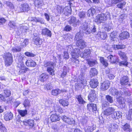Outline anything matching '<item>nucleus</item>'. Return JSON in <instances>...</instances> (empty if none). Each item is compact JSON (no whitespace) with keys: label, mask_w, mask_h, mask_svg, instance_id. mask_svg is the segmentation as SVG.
I'll list each match as a JSON object with an SVG mask.
<instances>
[{"label":"nucleus","mask_w":132,"mask_h":132,"mask_svg":"<svg viewBox=\"0 0 132 132\" xmlns=\"http://www.w3.org/2000/svg\"><path fill=\"white\" fill-rule=\"evenodd\" d=\"M81 27V28L84 30V32L87 34H90L92 32H95L96 31L95 26L94 24L91 25L87 23L86 22H84Z\"/></svg>","instance_id":"1"},{"label":"nucleus","mask_w":132,"mask_h":132,"mask_svg":"<svg viewBox=\"0 0 132 132\" xmlns=\"http://www.w3.org/2000/svg\"><path fill=\"white\" fill-rule=\"evenodd\" d=\"M2 56L5 61V65L6 66L10 65L13 61V56L11 53L7 52L4 53Z\"/></svg>","instance_id":"2"},{"label":"nucleus","mask_w":132,"mask_h":132,"mask_svg":"<svg viewBox=\"0 0 132 132\" xmlns=\"http://www.w3.org/2000/svg\"><path fill=\"white\" fill-rule=\"evenodd\" d=\"M109 14L108 12H106L105 14L102 13L98 15L95 18V21L100 23L106 20Z\"/></svg>","instance_id":"3"},{"label":"nucleus","mask_w":132,"mask_h":132,"mask_svg":"<svg viewBox=\"0 0 132 132\" xmlns=\"http://www.w3.org/2000/svg\"><path fill=\"white\" fill-rule=\"evenodd\" d=\"M54 65V63L51 62H46L44 64L45 67H48L47 71L50 75L52 76L54 75V70L51 67L53 66Z\"/></svg>","instance_id":"4"},{"label":"nucleus","mask_w":132,"mask_h":132,"mask_svg":"<svg viewBox=\"0 0 132 132\" xmlns=\"http://www.w3.org/2000/svg\"><path fill=\"white\" fill-rule=\"evenodd\" d=\"M68 22L73 26L75 27L80 23L79 20L77 19L73 16H71L68 19Z\"/></svg>","instance_id":"5"},{"label":"nucleus","mask_w":132,"mask_h":132,"mask_svg":"<svg viewBox=\"0 0 132 132\" xmlns=\"http://www.w3.org/2000/svg\"><path fill=\"white\" fill-rule=\"evenodd\" d=\"M61 118L65 122L69 124H72L75 123V121L72 118L67 117L65 115L62 116Z\"/></svg>","instance_id":"6"},{"label":"nucleus","mask_w":132,"mask_h":132,"mask_svg":"<svg viewBox=\"0 0 132 132\" xmlns=\"http://www.w3.org/2000/svg\"><path fill=\"white\" fill-rule=\"evenodd\" d=\"M18 67L20 69V70L18 73L19 75H21L26 73L29 69H28L25 67L23 63H20L18 65Z\"/></svg>","instance_id":"7"},{"label":"nucleus","mask_w":132,"mask_h":132,"mask_svg":"<svg viewBox=\"0 0 132 132\" xmlns=\"http://www.w3.org/2000/svg\"><path fill=\"white\" fill-rule=\"evenodd\" d=\"M96 98V95L95 91L94 90H92L90 92L88 96V99L91 102L94 101Z\"/></svg>","instance_id":"8"},{"label":"nucleus","mask_w":132,"mask_h":132,"mask_svg":"<svg viewBox=\"0 0 132 132\" xmlns=\"http://www.w3.org/2000/svg\"><path fill=\"white\" fill-rule=\"evenodd\" d=\"M35 35H36V34H34V36H35V37L33 38V41L34 43V44L36 45L37 46L39 47L40 45L42 44V41L41 39L37 37Z\"/></svg>","instance_id":"9"},{"label":"nucleus","mask_w":132,"mask_h":132,"mask_svg":"<svg viewBox=\"0 0 132 132\" xmlns=\"http://www.w3.org/2000/svg\"><path fill=\"white\" fill-rule=\"evenodd\" d=\"M129 81V78L128 76H123L120 79V84L122 85H128L129 86H130L131 85L130 84H128Z\"/></svg>","instance_id":"10"},{"label":"nucleus","mask_w":132,"mask_h":132,"mask_svg":"<svg viewBox=\"0 0 132 132\" xmlns=\"http://www.w3.org/2000/svg\"><path fill=\"white\" fill-rule=\"evenodd\" d=\"M108 60L112 63H117L119 61V60L116 56H113L110 55L108 57Z\"/></svg>","instance_id":"11"},{"label":"nucleus","mask_w":132,"mask_h":132,"mask_svg":"<svg viewBox=\"0 0 132 132\" xmlns=\"http://www.w3.org/2000/svg\"><path fill=\"white\" fill-rule=\"evenodd\" d=\"M115 111V109L113 108L109 107L104 111L103 113L105 115L108 116L112 114Z\"/></svg>","instance_id":"12"},{"label":"nucleus","mask_w":132,"mask_h":132,"mask_svg":"<svg viewBox=\"0 0 132 132\" xmlns=\"http://www.w3.org/2000/svg\"><path fill=\"white\" fill-rule=\"evenodd\" d=\"M129 36V34L127 31L122 32L119 35V39L122 40L128 39Z\"/></svg>","instance_id":"13"},{"label":"nucleus","mask_w":132,"mask_h":132,"mask_svg":"<svg viewBox=\"0 0 132 132\" xmlns=\"http://www.w3.org/2000/svg\"><path fill=\"white\" fill-rule=\"evenodd\" d=\"M110 83L108 81H105L101 83L100 89L102 91H105L109 87Z\"/></svg>","instance_id":"14"},{"label":"nucleus","mask_w":132,"mask_h":132,"mask_svg":"<svg viewBox=\"0 0 132 132\" xmlns=\"http://www.w3.org/2000/svg\"><path fill=\"white\" fill-rule=\"evenodd\" d=\"M90 50L89 49L85 50L82 52L80 54V56L84 59H87L90 53Z\"/></svg>","instance_id":"15"},{"label":"nucleus","mask_w":132,"mask_h":132,"mask_svg":"<svg viewBox=\"0 0 132 132\" xmlns=\"http://www.w3.org/2000/svg\"><path fill=\"white\" fill-rule=\"evenodd\" d=\"M76 45L81 49H83L86 46V43L83 40H81L80 41L76 42Z\"/></svg>","instance_id":"16"},{"label":"nucleus","mask_w":132,"mask_h":132,"mask_svg":"<svg viewBox=\"0 0 132 132\" xmlns=\"http://www.w3.org/2000/svg\"><path fill=\"white\" fill-rule=\"evenodd\" d=\"M98 84L97 80L96 79H91L89 82V84L91 87L93 88H96L98 86Z\"/></svg>","instance_id":"17"},{"label":"nucleus","mask_w":132,"mask_h":132,"mask_svg":"<svg viewBox=\"0 0 132 132\" xmlns=\"http://www.w3.org/2000/svg\"><path fill=\"white\" fill-rule=\"evenodd\" d=\"M109 127V131H114L117 129L118 127V125L114 122H112L111 123L108 124Z\"/></svg>","instance_id":"18"},{"label":"nucleus","mask_w":132,"mask_h":132,"mask_svg":"<svg viewBox=\"0 0 132 132\" xmlns=\"http://www.w3.org/2000/svg\"><path fill=\"white\" fill-rule=\"evenodd\" d=\"M34 121L31 120L23 121V124L26 126H28L29 128H32L34 126Z\"/></svg>","instance_id":"19"},{"label":"nucleus","mask_w":132,"mask_h":132,"mask_svg":"<svg viewBox=\"0 0 132 132\" xmlns=\"http://www.w3.org/2000/svg\"><path fill=\"white\" fill-rule=\"evenodd\" d=\"M13 114L12 113L9 112L6 113L4 116V119L6 121H9L12 119Z\"/></svg>","instance_id":"20"},{"label":"nucleus","mask_w":132,"mask_h":132,"mask_svg":"<svg viewBox=\"0 0 132 132\" xmlns=\"http://www.w3.org/2000/svg\"><path fill=\"white\" fill-rule=\"evenodd\" d=\"M21 11L22 12H27L30 10L28 5L27 3L22 4L20 7Z\"/></svg>","instance_id":"21"},{"label":"nucleus","mask_w":132,"mask_h":132,"mask_svg":"<svg viewBox=\"0 0 132 132\" xmlns=\"http://www.w3.org/2000/svg\"><path fill=\"white\" fill-rule=\"evenodd\" d=\"M120 96L124 95L125 96H130L131 94V93L126 88L121 89L120 90Z\"/></svg>","instance_id":"22"},{"label":"nucleus","mask_w":132,"mask_h":132,"mask_svg":"<svg viewBox=\"0 0 132 132\" xmlns=\"http://www.w3.org/2000/svg\"><path fill=\"white\" fill-rule=\"evenodd\" d=\"M109 90L111 94L113 96H120V91H119L115 88H111Z\"/></svg>","instance_id":"23"},{"label":"nucleus","mask_w":132,"mask_h":132,"mask_svg":"<svg viewBox=\"0 0 132 132\" xmlns=\"http://www.w3.org/2000/svg\"><path fill=\"white\" fill-rule=\"evenodd\" d=\"M63 127L62 124L61 123H58L56 124L53 125L52 127V128L55 131H59L61 127Z\"/></svg>","instance_id":"24"},{"label":"nucleus","mask_w":132,"mask_h":132,"mask_svg":"<svg viewBox=\"0 0 132 132\" xmlns=\"http://www.w3.org/2000/svg\"><path fill=\"white\" fill-rule=\"evenodd\" d=\"M35 4L36 7L37 8H40L44 5V3L42 0H35Z\"/></svg>","instance_id":"25"},{"label":"nucleus","mask_w":132,"mask_h":132,"mask_svg":"<svg viewBox=\"0 0 132 132\" xmlns=\"http://www.w3.org/2000/svg\"><path fill=\"white\" fill-rule=\"evenodd\" d=\"M42 34L44 35H47L50 37H51L52 35L51 31L47 28L42 29Z\"/></svg>","instance_id":"26"},{"label":"nucleus","mask_w":132,"mask_h":132,"mask_svg":"<svg viewBox=\"0 0 132 132\" xmlns=\"http://www.w3.org/2000/svg\"><path fill=\"white\" fill-rule=\"evenodd\" d=\"M48 78V76L46 73H43L40 76L39 80L42 82H44L46 81Z\"/></svg>","instance_id":"27"},{"label":"nucleus","mask_w":132,"mask_h":132,"mask_svg":"<svg viewBox=\"0 0 132 132\" xmlns=\"http://www.w3.org/2000/svg\"><path fill=\"white\" fill-rule=\"evenodd\" d=\"M78 82L80 83L82 85L84 86H86V85L87 81L84 79V77L81 76H79V79L78 80Z\"/></svg>","instance_id":"28"},{"label":"nucleus","mask_w":132,"mask_h":132,"mask_svg":"<svg viewBox=\"0 0 132 132\" xmlns=\"http://www.w3.org/2000/svg\"><path fill=\"white\" fill-rule=\"evenodd\" d=\"M83 36L80 32H77L76 35L74 39L77 42L82 39Z\"/></svg>","instance_id":"29"},{"label":"nucleus","mask_w":132,"mask_h":132,"mask_svg":"<svg viewBox=\"0 0 132 132\" xmlns=\"http://www.w3.org/2000/svg\"><path fill=\"white\" fill-rule=\"evenodd\" d=\"M31 21H34L36 22H40L41 24H44V21L43 19L42 18L38 17H32V18Z\"/></svg>","instance_id":"30"},{"label":"nucleus","mask_w":132,"mask_h":132,"mask_svg":"<svg viewBox=\"0 0 132 132\" xmlns=\"http://www.w3.org/2000/svg\"><path fill=\"white\" fill-rule=\"evenodd\" d=\"M26 64L27 66L30 67H35L36 65V63L32 60H28L26 62Z\"/></svg>","instance_id":"31"},{"label":"nucleus","mask_w":132,"mask_h":132,"mask_svg":"<svg viewBox=\"0 0 132 132\" xmlns=\"http://www.w3.org/2000/svg\"><path fill=\"white\" fill-rule=\"evenodd\" d=\"M122 125V128L125 131H128L130 129V125L128 123H126Z\"/></svg>","instance_id":"32"},{"label":"nucleus","mask_w":132,"mask_h":132,"mask_svg":"<svg viewBox=\"0 0 132 132\" xmlns=\"http://www.w3.org/2000/svg\"><path fill=\"white\" fill-rule=\"evenodd\" d=\"M76 98L77 99L79 104H84L85 103V102L82 97L81 95H76Z\"/></svg>","instance_id":"33"},{"label":"nucleus","mask_w":132,"mask_h":132,"mask_svg":"<svg viewBox=\"0 0 132 132\" xmlns=\"http://www.w3.org/2000/svg\"><path fill=\"white\" fill-rule=\"evenodd\" d=\"M96 11L95 9L93 8H91L89 9L87 11V15L89 17L94 15Z\"/></svg>","instance_id":"34"},{"label":"nucleus","mask_w":132,"mask_h":132,"mask_svg":"<svg viewBox=\"0 0 132 132\" xmlns=\"http://www.w3.org/2000/svg\"><path fill=\"white\" fill-rule=\"evenodd\" d=\"M23 104L24 107L27 109H28L30 106L29 100L27 99H26L25 100Z\"/></svg>","instance_id":"35"},{"label":"nucleus","mask_w":132,"mask_h":132,"mask_svg":"<svg viewBox=\"0 0 132 132\" xmlns=\"http://www.w3.org/2000/svg\"><path fill=\"white\" fill-rule=\"evenodd\" d=\"M50 118L52 122L58 121L59 120L58 116L55 113L54 114H52Z\"/></svg>","instance_id":"36"},{"label":"nucleus","mask_w":132,"mask_h":132,"mask_svg":"<svg viewBox=\"0 0 132 132\" xmlns=\"http://www.w3.org/2000/svg\"><path fill=\"white\" fill-rule=\"evenodd\" d=\"M63 14L65 15H67L70 14L71 12V10L70 7L68 6H66L63 9Z\"/></svg>","instance_id":"37"},{"label":"nucleus","mask_w":132,"mask_h":132,"mask_svg":"<svg viewBox=\"0 0 132 132\" xmlns=\"http://www.w3.org/2000/svg\"><path fill=\"white\" fill-rule=\"evenodd\" d=\"M11 94V92L10 90L5 89L3 91V95L5 97H8Z\"/></svg>","instance_id":"38"},{"label":"nucleus","mask_w":132,"mask_h":132,"mask_svg":"<svg viewBox=\"0 0 132 132\" xmlns=\"http://www.w3.org/2000/svg\"><path fill=\"white\" fill-rule=\"evenodd\" d=\"M19 114L22 117L25 116L27 114V111L25 110H18V111Z\"/></svg>","instance_id":"39"},{"label":"nucleus","mask_w":132,"mask_h":132,"mask_svg":"<svg viewBox=\"0 0 132 132\" xmlns=\"http://www.w3.org/2000/svg\"><path fill=\"white\" fill-rule=\"evenodd\" d=\"M88 108H91L93 111H95L97 110V107L96 104L93 103L89 104H87Z\"/></svg>","instance_id":"40"},{"label":"nucleus","mask_w":132,"mask_h":132,"mask_svg":"<svg viewBox=\"0 0 132 132\" xmlns=\"http://www.w3.org/2000/svg\"><path fill=\"white\" fill-rule=\"evenodd\" d=\"M21 47L20 46H19L18 45L16 46L13 47L12 49V51L14 53L15 52H19L21 51Z\"/></svg>","instance_id":"41"},{"label":"nucleus","mask_w":132,"mask_h":132,"mask_svg":"<svg viewBox=\"0 0 132 132\" xmlns=\"http://www.w3.org/2000/svg\"><path fill=\"white\" fill-rule=\"evenodd\" d=\"M62 91L59 89H53L52 90V94L54 96H57L58 94L60 93Z\"/></svg>","instance_id":"42"},{"label":"nucleus","mask_w":132,"mask_h":132,"mask_svg":"<svg viewBox=\"0 0 132 132\" xmlns=\"http://www.w3.org/2000/svg\"><path fill=\"white\" fill-rule=\"evenodd\" d=\"M103 25H104V29L105 31L108 32L110 31L111 29V24H108L104 23Z\"/></svg>","instance_id":"43"},{"label":"nucleus","mask_w":132,"mask_h":132,"mask_svg":"<svg viewBox=\"0 0 132 132\" xmlns=\"http://www.w3.org/2000/svg\"><path fill=\"white\" fill-rule=\"evenodd\" d=\"M98 73V72L96 69L95 68L91 69L90 72L91 76H94L96 75Z\"/></svg>","instance_id":"44"},{"label":"nucleus","mask_w":132,"mask_h":132,"mask_svg":"<svg viewBox=\"0 0 132 132\" xmlns=\"http://www.w3.org/2000/svg\"><path fill=\"white\" fill-rule=\"evenodd\" d=\"M120 114L119 112L114 111L111 117L113 119H118L119 118Z\"/></svg>","instance_id":"45"},{"label":"nucleus","mask_w":132,"mask_h":132,"mask_svg":"<svg viewBox=\"0 0 132 132\" xmlns=\"http://www.w3.org/2000/svg\"><path fill=\"white\" fill-rule=\"evenodd\" d=\"M118 54L120 57L122 59L125 60H126L127 57L125 53L121 51H119L118 52Z\"/></svg>","instance_id":"46"},{"label":"nucleus","mask_w":132,"mask_h":132,"mask_svg":"<svg viewBox=\"0 0 132 132\" xmlns=\"http://www.w3.org/2000/svg\"><path fill=\"white\" fill-rule=\"evenodd\" d=\"M87 61L88 64L90 67L94 66L96 62V60L92 59H88Z\"/></svg>","instance_id":"47"},{"label":"nucleus","mask_w":132,"mask_h":132,"mask_svg":"<svg viewBox=\"0 0 132 132\" xmlns=\"http://www.w3.org/2000/svg\"><path fill=\"white\" fill-rule=\"evenodd\" d=\"M16 23L14 21H10L9 24V26L14 29L16 28Z\"/></svg>","instance_id":"48"},{"label":"nucleus","mask_w":132,"mask_h":132,"mask_svg":"<svg viewBox=\"0 0 132 132\" xmlns=\"http://www.w3.org/2000/svg\"><path fill=\"white\" fill-rule=\"evenodd\" d=\"M20 32L22 33L26 32L27 30H28V28L26 26H22L20 27Z\"/></svg>","instance_id":"49"},{"label":"nucleus","mask_w":132,"mask_h":132,"mask_svg":"<svg viewBox=\"0 0 132 132\" xmlns=\"http://www.w3.org/2000/svg\"><path fill=\"white\" fill-rule=\"evenodd\" d=\"M111 37V40L113 41H115L116 39V37L117 36V34L116 32H113L111 33L110 35Z\"/></svg>","instance_id":"50"},{"label":"nucleus","mask_w":132,"mask_h":132,"mask_svg":"<svg viewBox=\"0 0 132 132\" xmlns=\"http://www.w3.org/2000/svg\"><path fill=\"white\" fill-rule=\"evenodd\" d=\"M68 71V69L65 66H64L63 68V71L62 74V77H64L67 74V73Z\"/></svg>","instance_id":"51"},{"label":"nucleus","mask_w":132,"mask_h":132,"mask_svg":"<svg viewBox=\"0 0 132 132\" xmlns=\"http://www.w3.org/2000/svg\"><path fill=\"white\" fill-rule=\"evenodd\" d=\"M60 103L62 104L63 106H67L69 104V103L67 101H65L62 100H60L59 101Z\"/></svg>","instance_id":"52"},{"label":"nucleus","mask_w":132,"mask_h":132,"mask_svg":"<svg viewBox=\"0 0 132 132\" xmlns=\"http://www.w3.org/2000/svg\"><path fill=\"white\" fill-rule=\"evenodd\" d=\"M28 39H25L24 40V41L22 43H20V45H19L21 47V48L22 47H25L26 45L28 44Z\"/></svg>","instance_id":"53"},{"label":"nucleus","mask_w":132,"mask_h":132,"mask_svg":"<svg viewBox=\"0 0 132 132\" xmlns=\"http://www.w3.org/2000/svg\"><path fill=\"white\" fill-rule=\"evenodd\" d=\"M100 60L101 63H102L103 65H104L106 67H107L108 66V63L107 62L106 60L104 59L103 57H100Z\"/></svg>","instance_id":"54"},{"label":"nucleus","mask_w":132,"mask_h":132,"mask_svg":"<svg viewBox=\"0 0 132 132\" xmlns=\"http://www.w3.org/2000/svg\"><path fill=\"white\" fill-rule=\"evenodd\" d=\"M65 50H67V52L71 53L73 52V48L71 45H70L66 46Z\"/></svg>","instance_id":"55"},{"label":"nucleus","mask_w":132,"mask_h":132,"mask_svg":"<svg viewBox=\"0 0 132 132\" xmlns=\"http://www.w3.org/2000/svg\"><path fill=\"white\" fill-rule=\"evenodd\" d=\"M117 101L120 104H123L124 103L123 98L121 96L118 97Z\"/></svg>","instance_id":"56"},{"label":"nucleus","mask_w":132,"mask_h":132,"mask_svg":"<svg viewBox=\"0 0 132 132\" xmlns=\"http://www.w3.org/2000/svg\"><path fill=\"white\" fill-rule=\"evenodd\" d=\"M106 98L107 100L110 103H112L113 102V98L109 95H107L106 96Z\"/></svg>","instance_id":"57"},{"label":"nucleus","mask_w":132,"mask_h":132,"mask_svg":"<svg viewBox=\"0 0 132 132\" xmlns=\"http://www.w3.org/2000/svg\"><path fill=\"white\" fill-rule=\"evenodd\" d=\"M53 87L51 83H48L45 85V88H46L47 90H50L52 89Z\"/></svg>","instance_id":"58"},{"label":"nucleus","mask_w":132,"mask_h":132,"mask_svg":"<svg viewBox=\"0 0 132 132\" xmlns=\"http://www.w3.org/2000/svg\"><path fill=\"white\" fill-rule=\"evenodd\" d=\"M126 4V3L124 2L120 3L117 5V7L118 8L122 9H123V6H124Z\"/></svg>","instance_id":"59"},{"label":"nucleus","mask_w":132,"mask_h":132,"mask_svg":"<svg viewBox=\"0 0 132 132\" xmlns=\"http://www.w3.org/2000/svg\"><path fill=\"white\" fill-rule=\"evenodd\" d=\"M71 54L72 55V57L74 59H76L79 56V54H76V53L72 52L71 53Z\"/></svg>","instance_id":"60"},{"label":"nucleus","mask_w":132,"mask_h":132,"mask_svg":"<svg viewBox=\"0 0 132 132\" xmlns=\"http://www.w3.org/2000/svg\"><path fill=\"white\" fill-rule=\"evenodd\" d=\"M119 62V65L120 66L122 65L127 66L128 64V62L126 60L120 62Z\"/></svg>","instance_id":"61"},{"label":"nucleus","mask_w":132,"mask_h":132,"mask_svg":"<svg viewBox=\"0 0 132 132\" xmlns=\"http://www.w3.org/2000/svg\"><path fill=\"white\" fill-rule=\"evenodd\" d=\"M25 54L28 57H34L35 56V55L32 53L26 52L25 53Z\"/></svg>","instance_id":"62"},{"label":"nucleus","mask_w":132,"mask_h":132,"mask_svg":"<svg viewBox=\"0 0 132 132\" xmlns=\"http://www.w3.org/2000/svg\"><path fill=\"white\" fill-rule=\"evenodd\" d=\"M6 4L10 9H13L14 8L13 5L11 2L9 1L6 2Z\"/></svg>","instance_id":"63"},{"label":"nucleus","mask_w":132,"mask_h":132,"mask_svg":"<svg viewBox=\"0 0 132 132\" xmlns=\"http://www.w3.org/2000/svg\"><path fill=\"white\" fill-rule=\"evenodd\" d=\"M128 120H132V109L130 110L128 116L127 117Z\"/></svg>","instance_id":"64"}]
</instances>
